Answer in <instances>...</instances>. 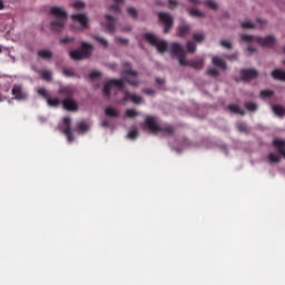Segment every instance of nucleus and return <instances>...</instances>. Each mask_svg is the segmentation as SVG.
Listing matches in <instances>:
<instances>
[{
  "label": "nucleus",
  "instance_id": "obj_1",
  "mask_svg": "<svg viewBox=\"0 0 285 285\" xmlns=\"http://www.w3.org/2000/svg\"><path fill=\"white\" fill-rule=\"evenodd\" d=\"M125 70L121 71V79H110L107 81L104 86L102 92L105 97L109 98L110 97V90H112V86L118 88L119 90H124L126 82L129 83V86L137 87L139 86V80L137 79H129L128 77H139V72L132 70V65L130 62H124L122 63Z\"/></svg>",
  "mask_w": 285,
  "mask_h": 285
},
{
  "label": "nucleus",
  "instance_id": "obj_2",
  "mask_svg": "<svg viewBox=\"0 0 285 285\" xmlns=\"http://www.w3.org/2000/svg\"><path fill=\"white\" fill-rule=\"evenodd\" d=\"M171 56L177 57L180 66H189L194 70H202L204 68V59L186 60V51L178 42L171 45Z\"/></svg>",
  "mask_w": 285,
  "mask_h": 285
},
{
  "label": "nucleus",
  "instance_id": "obj_3",
  "mask_svg": "<svg viewBox=\"0 0 285 285\" xmlns=\"http://www.w3.org/2000/svg\"><path fill=\"white\" fill-rule=\"evenodd\" d=\"M50 14L55 19L50 22V30L52 32H61L66 28V22L68 21V13L60 7H52L50 9Z\"/></svg>",
  "mask_w": 285,
  "mask_h": 285
},
{
  "label": "nucleus",
  "instance_id": "obj_4",
  "mask_svg": "<svg viewBox=\"0 0 285 285\" xmlns=\"http://www.w3.org/2000/svg\"><path fill=\"white\" fill-rule=\"evenodd\" d=\"M145 126L149 132H153L154 135H157L158 132H163V135H175V127L170 125L159 126L157 124V117L155 116H148L145 119Z\"/></svg>",
  "mask_w": 285,
  "mask_h": 285
},
{
  "label": "nucleus",
  "instance_id": "obj_5",
  "mask_svg": "<svg viewBox=\"0 0 285 285\" xmlns=\"http://www.w3.org/2000/svg\"><path fill=\"white\" fill-rule=\"evenodd\" d=\"M240 39L242 41H245V43H253V41H256V43H259V46H263V48H273V46H275V37L273 36L255 38L249 35H243L240 36Z\"/></svg>",
  "mask_w": 285,
  "mask_h": 285
},
{
  "label": "nucleus",
  "instance_id": "obj_6",
  "mask_svg": "<svg viewBox=\"0 0 285 285\" xmlns=\"http://www.w3.org/2000/svg\"><path fill=\"white\" fill-rule=\"evenodd\" d=\"M91 50V45L82 42L80 49L71 50L69 55L70 58L73 59V61H81V59H88L90 57Z\"/></svg>",
  "mask_w": 285,
  "mask_h": 285
},
{
  "label": "nucleus",
  "instance_id": "obj_7",
  "mask_svg": "<svg viewBox=\"0 0 285 285\" xmlns=\"http://www.w3.org/2000/svg\"><path fill=\"white\" fill-rule=\"evenodd\" d=\"M145 39L150 43V46H154L157 48L158 52H167L168 51V42L166 40H159L155 35L153 33H145Z\"/></svg>",
  "mask_w": 285,
  "mask_h": 285
},
{
  "label": "nucleus",
  "instance_id": "obj_8",
  "mask_svg": "<svg viewBox=\"0 0 285 285\" xmlns=\"http://www.w3.org/2000/svg\"><path fill=\"white\" fill-rule=\"evenodd\" d=\"M71 124H72V120L70 119V117H65L63 126L60 127L62 135L67 137V141L69 144H72V141H75V134L72 132Z\"/></svg>",
  "mask_w": 285,
  "mask_h": 285
},
{
  "label": "nucleus",
  "instance_id": "obj_9",
  "mask_svg": "<svg viewBox=\"0 0 285 285\" xmlns=\"http://www.w3.org/2000/svg\"><path fill=\"white\" fill-rule=\"evenodd\" d=\"M158 19L165 26V29H164L165 35H168V32H170V28H173V23H174L173 16H170L169 13H166V12H159Z\"/></svg>",
  "mask_w": 285,
  "mask_h": 285
},
{
  "label": "nucleus",
  "instance_id": "obj_10",
  "mask_svg": "<svg viewBox=\"0 0 285 285\" xmlns=\"http://www.w3.org/2000/svg\"><path fill=\"white\" fill-rule=\"evenodd\" d=\"M106 21L104 22V28L109 32V35H115L117 28V19L110 14L105 16Z\"/></svg>",
  "mask_w": 285,
  "mask_h": 285
},
{
  "label": "nucleus",
  "instance_id": "obj_11",
  "mask_svg": "<svg viewBox=\"0 0 285 285\" xmlns=\"http://www.w3.org/2000/svg\"><path fill=\"white\" fill-rule=\"evenodd\" d=\"M11 94L13 95V99L17 101H26V99H28V94L23 91L21 85H14L12 87Z\"/></svg>",
  "mask_w": 285,
  "mask_h": 285
},
{
  "label": "nucleus",
  "instance_id": "obj_12",
  "mask_svg": "<svg viewBox=\"0 0 285 285\" xmlns=\"http://www.w3.org/2000/svg\"><path fill=\"white\" fill-rule=\"evenodd\" d=\"M240 77L243 81H253L259 77V71L257 69H242Z\"/></svg>",
  "mask_w": 285,
  "mask_h": 285
},
{
  "label": "nucleus",
  "instance_id": "obj_13",
  "mask_svg": "<svg viewBox=\"0 0 285 285\" xmlns=\"http://www.w3.org/2000/svg\"><path fill=\"white\" fill-rule=\"evenodd\" d=\"M242 28H244L245 30H253L254 28H259L262 30L263 28H266V21L262 19H257L256 23L245 21L242 23Z\"/></svg>",
  "mask_w": 285,
  "mask_h": 285
},
{
  "label": "nucleus",
  "instance_id": "obj_14",
  "mask_svg": "<svg viewBox=\"0 0 285 285\" xmlns=\"http://www.w3.org/2000/svg\"><path fill=\"white\" fill-rule=\"evenodd\" d=\"M62 106L65 110H69L70 112H77V110H79V105L72 98H65Z\"/></svg>",
  "mask_w": 285,
  "mask_h": 285
},
{
  "label": "nucleus",
  "instance_id": "obj_15",
  "mask_svg": "<svg viewBox=\"0 0 285 285\" xmlns=\"http://www.w3.org/2000/svg\"><path fill=\"white\" fill-rule=\"evenodd\" d=\"M71 19L75 23H79L81 28H88V16L86 13L71 14Z\"/></svg>",
  "mask_w": 285,
  "mask_h": 285
},
{
  "label": "nucleus",
  "instance_id": "obj_16",
  "mask_svg": "<svg viewBox=\"0 0 285 285\" xmlns=\"http://www.w3.org/2000/svg\"><path fill=\"white\" fill-rule=\"evenodd\" d=\"M122 101H132V104H144V98L136 94H130L129 91H125V96Z\"/></svg>",
  "mask_w": 285,
  "mask_h": 285
},
{
  "label": "nucleus",
  "instance_id": "obj_17",
  "mask_svg": "<svg viewBox=\"0 0 285 285\" xmlns=\"http://www.w3.org/2000/svg\"><path fill=\"white\" fill-rule=\"evenodd\" d=\"M58 94H60L61 97H65V99H72L75 97V88L63 86L59 88Z\"/></svg>",
  "mask_w": 285,
  "mask_h": 285
},
{
  "label": "nucleus",
  "instance_id": "obj_18",
  "mask_svg": "<svg viewBox=\"0 0 285 285\" xmlns=\"http://www.w3.org/2000/svg\"><path fill=\"white\" fill-rule=\"evenodd\" d=\"M190 35V24L183 22L178 26V37H186Z\"/></svg>",
  "mask_w": 285,
  "mask_h": 285
},
{
  "label": "nucleus",
  "instance_id": "obj_19",
  "mask_svg": "<svg viewBox=\"0 0 285 285\" xmlns=\"http://www.w3.org/2000/svg\"><path fill=\"white\" fill-rule=\"evenodd\" d=\"M115 4H111L109 7L110 12H115L116 14H119L121 12V6H124V0H114Z\"/></svg>",
  "mask_w": 285,
  "mask_h": 285
},
{
  "label": "nucleus",
  "instance_id": "obj_20",
  "mask_svg": "<svg viewBox=\"0 0 285 285\" xmlns=\"http://www.w3.org/2000/svg\"><path fill=\"white\" fill-rule=\"evenodd\" d=\"M272 77L277 81H285V71L281 69H275L272 71Z\"/></svg>",
  "mask_w": 285,
  "mask_h": 285
},
{
  "label": "nucleus",
  "instance_id": "obj_21",
  "mask_svg": "<svg viewBox=\"0 0 285 285\" xmlns=\"http://www.w3.org/2000/svg\"><path fill=\"white\" fill-rule=\"evenodd\" d=\"M213 65L217 68H220L222 70H226V61L219 57L213 58Z\"/></svg>",
  "mask_w": 285,
  "mask_h": 285
},
{
  "label": "nucleus",
  "instance_id": "obj_22",
  "mask_svg": "<svg viewBox=\"0 0 285 285\" xmlns=\"http://www.w3.org/2000/svg\"><path fill=\"white\" fill-rule=\"evenodd\" d=\"M267 159L269 164H279V161H282V156H279V154L271 153L268 154Z\"/></svg>",
  "mask_w": 285,
  "mask_h": 285
},
{
  "label": "nucleus",
  "instance_id": "obj_23",
  "mask_svg": "<svg viewBox=\"0 0 285 285\" xmlns=\"http://www.w3.org/2000/svg\"><path fill=\"white\" fill-rule=\"evenodd\" d=\"M47 104L51 108H58V106H61V104H63V100H61L59 98H49V99H47Z\"/></svg>",
  "mask_w": 285,
  "mask_h": 285
},
{
  "label": "nucleus",
  "instance_id": "obj_24",
  "mask_svg": "<svg viewBox=\"0 0 285 285\" xmlns=\"http://www.w3.org/2000/svg\"><path fill=\"white\" fill-rule=\"evenodd\" d=\"M228 110L229 112H234L235 115H246V111H244V109L239 108V106L237 105H229Z\"/></svg>",
  "mask_w": 285,
  "mask_h": 285
},
{
  "label": "nucleus",
  "instance_id": "obj_25",
  "mask_svg": "<svg viewBox=\"0 0 285 285\" xmlns=\"http://www.w3.org/2000/svg\"><path fill=\"white\" fill-rule=\"evenodd\" d=\"M275 96V91L271 89H264L261 91V99H271Z\"/></svg>",
  "mask_w": 285,
  "mask_h": 285
},
{
  "label": "nucleus",
  "instance_id": "obj_26",
  "mask_svg": "<svg viewBox=\"0 0 285 285\" xmlns=\"http://www.w3.org/2000/svg\"><path fill=\"white\" fill-rule=\"evenodd\" d=\"M105 115L107 117H115V118H117V117H119V111H117V109H115L112 107H107L105 109Z\"/></svg>",
  "mask_w": 285,
  "mask_h": 285
},
{
  "label": "nucleus",
  "instance_id": "obj_27",
  "mask_svg": "<svg viewBox=\"0 0 285 285\" xmlns=\"http://www.w3.org/2000/svg\"><path fill=\"white\" fill-rule=\"evenodd\" d=\"M38 57L41 59H52L53 53L50 50H40L38 51Z\"/></svg>",
  "mask_w": 285,
  "mask_h": 285
},
{
  "label": "nucleus",
  "instance_id": "obj_28",
  "mask_svg": "<svg viewBox=\"0 0 285 285\" xmlns=\"http://www.w3.org/2000/svg\"><path fill=\"white\" fill-rule=\"evenodd\" d=\"M40 75L45 81H52V71L50 70H40Z\"/></svg>",
  "mask_w": 285,
  "mask_h": 285
},
{
  "label": "nucleus",
  "instance_id": "obj_29",
  "mask_svg": "<svg viewBox=\"0 0 285 285\" xmlns=\"http://www.w3.org/2000/svg\"><path fill=\"white\" fill-rule=\"evenodd\" d=\"M273 112L275 115H277V117H284L285 115V109L284 107L279 106V105H275L273 106Z\"/></svg>",
  "mask_w": 285,
  "mask_h": 285
},
{
  "label": "nucleus",
  "instance_id": "obj_30",
  "mask_svg": "<svg viewBox=\"0 0 285 285\" xmlns=\"http://www.w3.org/2000/svg\"><path fill=\"white\" fill-rule=\"evenodd\" d=\"M189 14L190 17H197L199 19L206 17V13H204L203 11H200L199 9H190L189 10Z\"/></svg>",
  "mask_w": 285,
  "mask_h": 285
},
{
  "label": "nucleus",
  "instance_id": "obj_31",
  "mask_svg": "<svg viewBox=\"0 0 285 285\" xmlns=\"http://www.w3.org/2000/svg\"><path fill=\"white\" fill-rule=\"evenodd\" d=\"M187 51L190 53V55H195V52H197V43L188 40L187 41Z\"/></svg>",
  "mask_w": 285,
  "mask_h": 285
},
{
  "label": "nucleus",
  "instance_id": "obj_32",
  "mask_svg": "<svg viewBox=\"0 0 285 285\" xmlns=\"http://www.w3.org/2000/svg\"><path fill=\"white\" fill-rule=\"evenodd\" d=\"M88 124L86 122V121H83V120H81V121H79L78 124H77V130L79 131V132H88Z\"/></svg>",
  "mask_w": 285,
  "mask_h": 285
},
{
  "label": "nucleus",
  "instance_id": "obj_33",
  "mask_svg": "<svg viewBox=\"0 0 285 285\" xmlns=\"http://www.w3.org/2000/svg\"><path fill=\"white\" fill-rule=\"evenodd\" d=\"M206 39V36L203 32L194 33L193 35V40L196 43H202Z\"/></svg>",
  "mask_w": 285,
  "mask_h": 285
},
{
  "label": "nucleus",
  "instance_id": "obj_34",
  "mask_svg": "<svg viewBox=\"0 0 285 285\" xmlns=\"http://www.w3.org/2000/svg\"><path fill=\"white\" fill-rule=\"evenodd\" d=\"M204 6L210 8V10H217L218 8L217 2H215V0H205Z\"/></svg>",
  "mask_w": 285,
  "mask_h": 285
},
{
  "label": "nucleus",
  "instance_id": "obj_35",
  "mask_svg": "<svg viewBox=\"0 0 285 285\" xmlns=\"http://www.w3.org/2000/svg\"><path fill=\"white\" fill-rule=\"evenodd\" d=\"M38 95L43 99H46L47 101L50 99V94H48V90H46V88H39Z\"/></svg>",
  "mask_w": 285,
  "mask_h": 285
},
{
  "label": "nucleus",
  "instance_id": "obj_36",
  "mask_svg": "<svg viewBox=\"0 0 285 285\" xmlns=\"http://www.w3.org/2000/svg\"><path fill=\"white\" fill-rule=\"evenodd\" d=\"M126 117H128L129 119H135V117H139V112H137V110L135 109H127Z\"/></svg>",
  "mask_w": 285,
  "mask_h": 285
},
{
  "label": "nucleus",
  "instance_id": "obj_37",
  "mask_svg": "<svg viewBox=\"0 0 285 285\" xmlns=\"http://www.w3.org/2000/svg\"><path fill=\"white\" fill-rule=\"evenodd\" d=\"M95 41H98V43H100V46H104L105 48H108V40L99 37V36H94Z\"/></svg>",
  "mask_w": 285,
  "mask_h": 285
},
{
  "label": "nucleus",
  "instance_id": "obj_38",
  "mask_svg": "<svg viewBox=\"0 0 285 285\" xmlns=\"http://www.w3.org/2000/svg\"><path fill=\"white\" fill-rule=\"evenodd\" d=\"M245 108L246 110H249V112H255V110H257V104L250 101L246 102Z\"/></svg>",
  "mask_w": 285,
  "mask_h": 285
},
{
  "label": "nucleus",
  "instance_id": "obj_39",
  "mask_svg": "<svg viewBox=\"0 0 285 285\" xmlns=\"http://www.w3.org/2000/svg\"><path fill=\"white\" fill-rule=\"evenodd\" d=\"M237 129L239 132H249L248 126H246V122H238Z\"/></svg>",
  "mask_w": 285,
  "mask_h": 285
},
{
  "label": "nucleus",
  "instance_id": "obj_40",
  "mask_svg": "<svg viewBox=\"0 0 285 285\" xmlns=\"http://www.w3.org/2000/svg\"><path fill=\"white\" fill-rule=\"evenodd\" d=\"M127 13L132 17V19H137L138 17V12H137V9L132 8V7H129L127 8Z\"/></svg>",
  "mask_w": 285,
  "mask_h": 285
},
{
  "label": "nucleus",
  "instance_id": "obj_41",
  "mask_svg": "<svg viewBox=\"0 0 285 285\" xmlns=\"http://www.w3.org/2000/svg\"><path fill=\"white\" fill-rule=\"evenodd\" d=\"M128 139H137L139 137V131L137 129H132L127 135Z\"/></svg>",
  "mask_w": 285,
  "mask_h": 285
},
{
  "label": "nucleus",
  "instance_id": "obj_42",
  "mask_svg": "<svg viewBox=\"0 0 285 285\" xmlns=\"http://www.w3.org/2000/svg\"><path fill=\"white\" fill-rule=\"evenodd\" d=\"M220 46H222L223 48H226L227 50H232V48H233V42L227 41V40H222V41H220Z\"/></svg>",
  "mask_w": 285,
  "mask_h": 285
},
{
  "label": "nucleus",
  "instance_id": "obj_43",
  "mask_svg": "<svg viewBox=\"0 0 285 285\" xmlns=\"http://www.w3.org/2000/svg\"><path fill=\"white\" fill-rule=\"evenodd\" d=\"M73 8H75V10H83L86 8V3L81 2V1H77L73 3Z\"/></svg>",
  "mask_w": 285,
  "mask_h": 285
},
{
  "label": "nucleus",
  "instance_id": "obj_44",
  "mask_svg": "<svg viewBox=\"0 0 285 285\" xmlns=\"http://www.w3.org/2000/svg\"><path fill=\"white\" fill-rule=\"evenodd\" d=\"M207 75L209 77H219V70L212 68V69L207 70Z\"/></svg>",
  "mask_w": 285,
  "mask_h": 285
},
{
  "label": "nucleus",
  "instance_id": "obj_45",
  "mask_svg": "<svg viewBox=\"0 0 285 285\" xmlns=\"http://www.w3.org/2000/svg\"><path fill=\"white\" fill-rule=\"evenodd\" d=\"M75 41V37H65L60 40V43L66 45V43H72Z\"/></svg>",
  "mask_w": 285,
  "mask_h": 285
},
{
  "label": "nucleus",
  "instance_id": "obj_46",
  "mask_svg": "<svg viewBox=\"0 0 285 285\" xmlns=\"http://www.w3.org/2000/svg\"><path fill=\"white\" fill-rule=\"evenodd\" d=\"M62 73L65 75V77H76L77 76L75 73V71H72L71 69H63Z\"/></svg>",
  "mask_w": 285,
  "mask_h": 285
},
{
  "label": "nucleus",
  "instance_id": "obj_47",
  "mask_svg": "<svg viewBox=\"0 0 285 285\" xmlns=\"http://www.w3.org/2000/svg\"><path fill=\"white\" fill-rule=\"evenodd\" d=\"M101 77V72L99 71H91L89 73V79H99Z\"/></svg>",
  "mask_w": 285,
  "mask_h": 285
},
{
  "label": "nucleus",
  "instance_id": "obj_48",
  "mask_svg": "<svg viewBox=\"0 0 285 285\" xmlns=\"http://www.w3.org/2000/svg\"><path fill=\"white\" fill-rule=\"evenodd\" d=\"M118 43H122L124 46H128V39L126 38H116Z\"/></svg>",
  "mask_w": 285,
  "mask_h": 285
},
{
  "label": "nucleus",
  "instance_id": "obj_49",
  "mask_svg": "<svg viewBox=\"0 0 285 285\" xmlns=\"http://www.w3.org/2000/svg\"><path fill=\"white\" fill-rule=\"evenodd\" d=\"M168 3H169L170 10H173V8H176V6H177V1L176 0H168Z\"/></svg>",
  "mask_w": 285,
  "mask_h": 285
},
{
  "label": "nucleus",
  "instance_id": "obj_50",
  "mask_svg": "<svg viewBox=\"0 0 285 285\" xmlns=\"http://www.w3.org/2000/svg\"><path fill=\"white\" fill-rule=\"evenodd\" d=\"M226 59H228L229 61H236L237 55H229L226 57Z\"/></svg>",
  "mask_w": 285,
  "mask_h": 285
},
{
  "label": "nucleus",
  "instance_id": "obj_51",
  "mask_svg": "<svg viewBox=\"0 0 285 285\" xmlns=\"http://www.w3.org/2000/svg\"><path fill=\"white\" fill-rule=\"evenodd\" d=\"M142 92L145 95H155V91L153 89H142Z\"/></svg>",
  "mask_w": 285,
  "mask_h": 285
},
{
  "label": "nucleus",
  "instance_id": "obj_52",
  "mask_svg": "<svg viewBox=\"0 0 285 285\" xmlns=\"http://www.w3.org/2000/svg\"><path fill=\"white\" fill-rule=\"evenodd\" d=\"M247 50H248V52H257V49L255 47H253L252 45H249L247 47Z\"/></svg>",
  "mask_w": 285,
  "mask_h": 285
},
{
  "label": "nucleus",
  "instance_id": "obj_53",
  "mask_svg": "<svg viewBox=\"0 0 285 285\" xmlns=\"http://www.w3.org/2000/svg\"><path fill=\"white\" fill-rule=\"evenodd\" d=\"M101 126H102V128H109L110 122H108V120H104V121L101 122Z\"/></svg>",
  "mask_w": 285,
  "mask_h": 285
},
{
  "label": "nucleus",
  "instance_id": "obj_54",
  "mask_svg": "<svg viewBox=\"0 0 285 285\" xmlns=\"http://www.w3.org/2000/svg\"><path fill=\"white\" fill-rule=\"evenodd\" d=\"M156 83H158L159 86H163V83H165V80L161 78H156Z\"/></svg>",
  "mask_w": 285,
  "mask_h": 285
},
{
  "label": "nucleus",
  "instance_id": "obj_55",
  "mask_svg": "<svg viewBox=\"0 0 285 285\" xmlns=\"http://www.w3.org/2000/svg\"><path fill=\"white\" fill-rule=\"evenodd\" d=\"M131 30H132V28H130V27L122 28L124 32H130Z\"/></svg>",
  "mask_w": 285,
  "mask_h": 285
},
{
  "label": "nucleus",
  "instance_id": "obj_56",
  "mask_svg": "<svg viewBox=\"0 0 285 285\" xmlns=\"http://www.w3.org/2000/svg\"><path fill=\"white\" fill-rule=\"evenodd\" d=\"M6 99H8V97L0 95V104H1V101H6Z\"/></svg>",
  "mask_w": 285,
  "mask_h": 285
},
{
  "label": "nucleus",
  "instance_id": "obj_57",
  "mask_svg": "<svg viewBox=\"0 0 285 285\" xmlns=\"http://www.w3.org/2000/svg\"><path fill=\"white\" fill-rule=\"evenodd\" d=\"M4 6H3V0H0V10H3Z\"/></svg>",
  "mask_w": 285,
  "mask_h": 285
},
{
  "label": "nucleus",
  "instance_id": "obj_58",
  "mask_svg": "<svg viewBox=\"0 0 285 285\" xmlns=\"http://www.w3.org/2000/svg\"><path fill=\"white\" fill-rule=\"evenodd\" d=\"M191 3H199V0H189Z\"/></svg>",
  "mask_w": 285,
  "mask_h": 285
},
{
  "label": "nucleus",
  "instance_id": "obj_59",
  "mask_svg": "<svg viewBox=\"0 0 285 285\" xmlns=\"http://www.w3.org/2000/svg\"><path fill=\"white\" fill-rule=\"evenodd\" d=\"M158 6H164L161 2H157Z\"/></svg>",
  "mask_w": 285,
  "mask_h": 285
},
{
  "label": "nucleus",
  "instance_id": "obj_60",
  "mask_svg": "<svg viewBox=\"0 0 285 285\" xmlns=\"http://www.w3.org/2000/svg\"><path fill=\"white\" fill-rule=\"evenodd\" d=\"M1 52H3V50H2L1 47H0V55H1Z\"/></svg>",
  "mask_w": 285,
  "mask_h": 285
},
{
  "label": "nucleus",
  "instance_id": "obj_61",
  "mask_svg": "<svg viewBox=\"0 0 285 285\" xmlns=\"http://www.w3.org/2000/svg\"><path fill=\"white\" fill-rule=\"evenodd\" d=\"M283 63H284V66H285V60H283Z\"/></svg>",
  "mask_w": 285,
  "mask_h": 285
},
{
  "label": "nucleus",
  "instance_id": "obj_62",
  "mask_svg": "<svg viewBox=\"0 0 285 285\" xmlns=\"http://www.w3.org/2000/svg\"><path fill=\"white\" fill-rule=\"evenodd\" d=\"M284 52H285V48H284Z\"/></svg>",
  "mask_w": 285,
  "mask_h": 285
}]
</instances>
